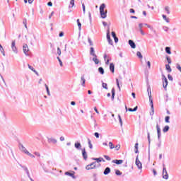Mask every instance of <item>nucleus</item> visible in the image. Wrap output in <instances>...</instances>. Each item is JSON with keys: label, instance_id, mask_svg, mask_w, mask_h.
I'll use <instances>...</instances> for the list:
<instances>
[{"label": "nucleus", "instance_id": "5", "mask_svg": "<svg viewBox=\"0 0 181 181\" xmlns=\"http://www.w3.org/2000/svg\"><path fill=\"white\" fill-rule=\"evenodd\" d=\"M23 53L28 56L29 54V47H28V45H24L23 47Z\"/></svg>", "mask_w": 181, "mask_h": 181}, {"label": "nucleus", "instance_id": "47", "mask_svg": "<svg viewBox=\"0 0 181 181\" xmlns=\"http://www.w3.org/2000/svg\"><path fill=\"white\" fill-rule=\"evenodd\" d=\"M167 62H168V64H170L172 63V60L170 59L169 57H167Z\"/></svg>", "mask_w": 181, "mask_h": 181}, {"label": "nucleus", "instance_id": "3", "mask_svg": "<svg viewBox=\"0 0 181 181\" xmlns=\"http://www.w3.org/2000/svg\"><path fill=\"white\" fill-rule=\"evenodd\" d=\"M163 77V87L164 88H166L168 87V78H166V76L165 75H162Z\"/></svg>", "mask_w": 181, "mask_h": 181}, {"label": "nucleus", "instance_id": "42", "mask_svg": "<svg viewBox=\"0 0 181 181\" xmlns=\"http://www.w3.org/2000/svg\"><path fill=\"white\" fill-rule=\"evenodd\" d=\"M136 56H138L139 59H142V54H141V52H137Z\"/></svg>", "mask_w": 181, "mask_h": 181}, {"label": "nucleus", "instance_id": "51", "mask_svg": "<svg viewBox=\"0 0 181 181\" xmlns=\"http://www.w3.org/2000/svg\"><path fill=\"white\" fill-rule=\"evenodd\" d=\"M36 156H38V158H40V153L39 152H35L34 153Z\"/></svg>", "mask_w": 181, "mask_h": 181}, {"label": "nucleus", "instance_id": "28", "mask_svg": "<svg viewBox=\"0 0 181 181\" xmlns=\"http://www.w3.org/2000/svg\"><path fill=\"white\" fill-rule=\"evenodd\" d=\"M168 131H169V126L164 127L163 132H168Z\"/></svg>", "mask_w": 181, "mask_h": 181}, {"label": "nucleus", "instance_id": "41", "mask_svg": "<svg viewBox=\"0 0 181 181\" xmlns=\"http://www.w3.org/2000/svg\"><path fill=\"white\" fill-rule=\"evenodd\" d=\"M88 145L90 149H93V144H91V140L88 139Z\"/></svg>", "mask_w": 181, "mask_h": 181}, {"label": "nucleus", "instance_id": "55", "mask_svg": "<svg viewBox=\"0 0 181 181\" xmlns=\"http://www.w3.org/2000/svg\"><path fill=\"white\" fill-rule=\"evenodd\" d=\"M147 66H148V69H151V62H147Z\"/></svg>", "mask_w": 181, "mask_h": 181}, {"label": "nucleus", "instance_id": "24", "mask_svg": "<svg viewBox=\"0 0 181 181\" xmlns=\"http://www.w3.org/2000/svg\"><path fill=\"white\" fill-rule=\"evenodd\" d=\"M165 52L168 53V54H172V52H170V47H165Z\"/></svg>", "mask_w": 181, "mask_h": 181}, {"label": "nucleus", "instance_id": "44", "mask_svg": "<svg viewBox=\"0 0 181 181\" xmlns=\"http://www.w3.org/2000/svg\"><path fill=\"white\" fill-rule=\"evenodd\" d=\"M45 88L47 90L48 95H50V91L49 90V86H47V85H46V84H45Z\"/></svg>", "mask_w": 181, "mask_h": 181}, {"label": "nucleus", "instance_id": "21", "mask_svg": "<svg viewBox=\"0 0 181 181\" xmlns=\"http://www.w3.org/2000/svg\"><path fill=\"white\" fill-rule=\"evenodd\" d=\"M0 52L2 53L3 56H5V49H4V47L0 44Z\"/></svg>", "mask_w": 181, "mask_h": 181}, {"label": "nucleus", "instance_id": "7", "mask_svg": "<svg viewBox=\"0 0 181 181\" xmlns=\"http://www.w3.org/2000/svg\"><path fill=\"white\" fill-rule=\"evenodd\" d=\"M136 165L138 169H142V163H141L138 157L136 158Z\"/></svg>", "mask_w": 181, "mask_h": 181}, {"label": "nucleus", "instance_id": "39", "mask_svg": "<svg viewBox=\"0 0 181 181\" xmlns=\"http://www.w3.org/2000/svg\"><path fill=\"white\" fill-rule=\"evenodd\" d=\"M102 86L103 87V88H105V90H108L107 83H103Z\"/></svg>", "mask_w": 181, "mask_h": 181}, {"label": "nucleus", "instance_id": "29", "mask_svg": "<svg viewBox=\"0 0 181 181\" xmlns=\"http://www.w3.org/2000/svg\"><path fill=\"white\" fill-rule=\"evenodd\" d=\"M98 71H99V73H100V74H104V69L103 67H99L98 68Z\"/></svg>", "mask_w": 181, "mask_h": 181}, {"label": "nucleus", "instance_id": "40", "mask_svg": "<svg viewBox=\"0 0 181 181\" xmlns=\"http://www.w3.org/2000/svg\"><path fill=\"white\" fill-rule=\"evenodd\" d=\"M115 150H116V151H119V149H120V148H121V145L117 144V145H116V146H115Z\"/></svg>", "mask_w": 181, "mask_h": 181}, {"label": "nucleus", "instance_id": "61", "mask_svg": "<svg viewBox=\"0 0 181 181\" xmlns=\"http://www.w3.org/2000/svg\"><path fill=\"white\" fill-rule=\"evenodd\" d=\"M62 36H64V33L63 32H61L59 33V37H62Z\"/></svg>", "mask_w": 181, "mask_h": 181}, {"label": "nucleus", "instance_id": "32", "mask_svg": "<svg viewBox=\"0 0 181 181\" xmlns=\"http://www.w3.org/2000/svg\"><path fill=\"white\" fill-rule=\"evenodd\" d=\"M23 23L25 25V29H28V25H27L28 22H27L26 19L23 20Z\"/></svg>", "mask_w": 181, "mask_h": 181}, {"label": "nucleus", "instance_id": "10", "mask_svg": "<svg viewBox=\"0 0 181 181\" xmlns=\"http://www.w3.org/2000/svg\"><path fill=\"white\" fill-rule=\"evenodd\" d=\"M129 45L131 46L132 49H135V42H134V41H132V40H129Z\"/></svg>", "mask_w": 181, "mask_h": 181}, {"label": "nucleus", "instance_id": "14", "mask_svg": "<svg viewBox=\"0 0 181 181\" xmlns=\"http://www.w3.org/2000/svg\"><path fill=\"white\" fill-rule=\"evenodd\" d=\"M82 155L83 156V159H87V152H86V148L82 150Z\"/></svg>", "mask_w": 181, "mask_h": 181}, {"label": "nucleus", "instance_id": "58", "mask_svg": "<svg viewBox=\"0 0 181 181\" xmlns=\"http://www.w3.org/2000/svg\"><path fill=\"white\" fill-rule=\"evenodd\" d=\"M107 36H110V27L107 28Z\"/></svg>", "mask_w": 181, "mask_h": 181}, {"label": "nucleus", "instance_id": "18", "mask_svg": "<svg viewBox=\"0 0 181 181\" xmlns=\"http://www.w3.org/2000/svg\"><path fill=\"white\" fill-rule=\"evenodd\" d=\"M90 54L91 56H93V57H95V56H97L95 54V52H94V47H90Z\"/></svg>", "mask_w": 181, "mask_h": 181}, {"label": "nucleus", "instance_id": "35", "mask_svg": "<svg viewBox=\"0 0 181 181\" xmlns=\"http://www.w3.org/2000/svg\"><path fill=\"white\" fill-rule=\"evenodd\" d=\"M77 23H78L79 30H81V23H80V19L77 20Z\"/></svg>", "mask_w": 181, "mask_h": 181}, {"label": "nucleus", "instance_id": "31", "mask_svg": "<svg viewBox=\"0 0 181 181\" xmlns=\"http://www.w3.org/2000/svg\"><path fill=\"white\" fill-rule=\"evenodd\" d=\"M169 119H170V117L167 116V117H165V122L167 124H169V122H170L169 121Z\"/></svg>", "mask_w": 181, "mask_h": 181}, {"label": "nucleus", "instance_id": "62", "mask_svg": "<svg viewBox=\"0 0 181 181\" xmlns=\"http://www.w3.org/2000/svg\"><path fill=\"white\" fill-rule=\"evenodd\" d=\"M153 173L154 176H156V175H157L156 170L153 169Z\"/></svg>", "mask_w": 181, "mask_h": 181}, {"label": "nucleus", "instance_id": "37", "mask_svg": "<svg viewBox=\"0 0 181 181\" xmlns=\"http://www.w3.org/2000/svg\"><path fill=\"white\" fill-rule=\"evenodd\" d=\"M81 81H82V86H84V84H86V79L84 78V76H82V77L81 78Z\"/></svg>", "mask_w": 181, "mask_h": 181}, {"label": "nucleus", "instance_id": "53", "mask_svg": "<svg viewBox=\"0 0 181 181\" xmlns=\"http://www.w3.org/2000/svg\"><path fill=\"white\" fill-rule=\"evenodd\" d=\"M82 7H83V13L86 12V6L84 5V4H82Z\"/></svg>", "mask_w": 181, "mask_h": 181}, {"label": "nucleus", "instance_id": "57", "mask_svg": "<svg viewBox=\"0 0 181 181\" xmlns=\"http://www.w3.org/2000/svg\"><path fill=\"white\" fill-rule=\"evenodd\" d=\"M27 155H28V156H30V158H35V156L30 153H28Z\"/></svg>", "mask_w": 181, "mask_h": 181}, {"label": "nucleus", "instance_id": "9", "mask_svg": "<svg viewBox=\"0 0 181 181\" xmlns=\"http://www.w3.org/2000/svg\"><path fill=\"white\" fill-rule=\"evenodd\" d=\"M156 129H157V134H158V139H160V127H159V124H156Z\"/></svg>", "mask_w": 181, "mask_h": 181}, {"label": "nucleus", "instance_id": "26", "mask_svg": "<svg viewBox=\"0 0 181 181\" xmlns=\"http://www.w3.org/2000/svg\"><path fill=\"white\" fill-rule=\"evenodd\" d=\"M115 174L117 175V176H121L122 175V173H121V171H119V170H115Z\"/></svg>", "mask_w": 181, "mask_h": 181}, {"label": "nucleus", "instance_id": "23", "mask_svg": "<svg viewBox=\"0 0 181 181\" xmlns=\"http://www.w3.org/2000/svg\"><path fill=\"white\" fill-rule=\"evenodd\" d=\"M136 110H138V106H136L134 109L129 108L128 111H129L130 112H134L136 111Z\"/></svg>", "mask_w": 181, "mask_h": 181}, {"label": "nucleus", "instance_id": "34", "mask_svg": "<svg viewBox=\"0 0 181 181\" xmlns=\"http://www.w3.org/2000/svg\"><path fill=\"white\" fill-rule=\"evenodd\" d=\"M165 11L167 12V13L169 15L170 13V11H169V6H166L165 7Z\"/></svg>", "mask_w": 181, "mask_h": 181}, {"label": "nucleus", "instance_id": "59", "mask_svg": "<svg viewBox=\"0 0 181 181\" xmlns=\"http://www.w3.org/2000/svg\"><path fill=\"white\" fill-rule=\"evenodd\" d=\"M48 6H52L53 4L52 3V1H49L47 3Z\"/></svg>", "mask_w": 181, "mask_h": 181}, {"label": "nucleus", "instance_id": "27", "mask_svg": "<svg viewBox=\"0 0 181 181\" xmlns=\"http://www.w3.org/2000/svg\"><path fill=\"white\" fill-rule=\"evenodd\" d=\"M114 97H115V89L112 88V98L114 100Z\"/></svg>", "mask_w": 181, "mask_h": 181}, {"label": "nucleus", "instance_id": "4", "mask_svg": "<svg viewBox=\"0 0 181 181\" xmlns=\"http://www.w3.org/2000/svg\"><path fill=\"white\" fill-rule=\"evenodd\" d=\"M163 177L165 180L169 179V175H168V171L166 170V168L165 167L163 169Z\"/></svg>", "mask_w": 181, "mask_h": 181}, {"label": "nucleus", "instance_id": "1", "mask_svg": "<svg viewBox=\"0 0 181 181\" xmlns=\"http://www.w3.org/2000/svg\"><path fill=\"white\" fill-rule=\"evenodd\" d=\"M104 9H105V4H102L100 7V16H101V18H103V19H105V18H107V10L105 11H104Z\"/></svg>", "mask_w": 181, "mask_h": 181}, {"label": "nucleus", "instance_id": "48", "mask_svg": "<svg viewBox=\"0 0 181 181\" xmlns=\"http://www.w3.org/2000/svg\"><path fill=\"white\" fill-rule=\"evenodd\" d=\"M104 158L106 159V160H111V158H110L108 156H104Z\"/></svg>", "mask_w": 181, "mask_h": 181}, {"label": "nucleus", "instance_id": "63", "mask_svg": "<svg viewBox=\"0 0 181 181\" xmlns=\"http://www.w3.org/2000/svg\"><path fill=\"white\" fill-rule=\"evenodd\" d=\"M115 43H118V37H115Z\"/></svg>", "mask_w": 181, "mask_h": 181}, {"label": "nucleus", "instance_id": "20", "mask_svg": "<svg viewBox=\"0 0 181 181\" xmlns=\"http://www.w3.org/2000/svg\"><path fill=\"white\" fill-rule=\"evenodd\" d=\"M28 69H30V70H32V71H34V73H35V74H37V76H39V74H37L36 70H35V69H33V67L32 66L28 65Z\"/></svg>", "mask_w": 181, "mask_h": 181}, {"label": "nucleus", "instance_id": "36", "mask_svg": "<svg viewBox=\"0 0 181 181\" xmlns=\"http://www.w3.org/2000/svg\"><path fill=\"white\" fill-rule=\"evenodd\" d=\"M22 151L26 153V155H28L29 153V152L28 151V149H26V148L25 147H22Z\"/></svg>", "mask_w": 181, "mask_h": 181}, {"label": "nucleus", "instance_id": "49", "mask_svg": "<svg viewBox=\"0 0 181 181\" xmlns=\"http://www.w3.org/2000/svg\"><path fill=\"white\" fill-rule=\"evenodd\" d=\"M118 117H119V121L120 125H122V119H121L120 115H118Z\"/></svg>", "mask_w": 181, "mask_h": 181}, {"label": "nucleus", "instance_id": "54", "mask_svg": "<svg viewBox=\"0 0 181 181\" xmlns=\"http://www.w3.org/2000/svg\"><path fill=\"white\" fill-rule=\"evenodd\" d=\"M94 110H95L96 114H100V112H98V110L97 109V107H95Z\"/></svg>", "mask_w": 181, "mask_h": 181}, {"label": "nucleus", "instance_id": "25", "mask_svg": "<svg viewBox=\"0 0 181 181\" xmlns=\"http://www.w3.org/2000/svg\"><path fill=\"white\" fill-rule=\"evenodd\" d=\"M109 148H110V149H114V148H115V146H114V144H112V142L110 141L109 142Z\"/></svg>", "mask_w": 181, "mask_h": 181}, {"label": "nucleus", "instance_id": "11", "mask_svg": "<svg viewBox=\"0 0 181 181\" xmlns=\"http://www.w3.org/2000/svg\"><path fill=\"white\" fill-rule=\"evenodd\" d=\"M65 175L66 176H71V177H73V179H74L76 177H74V172L72 171V173H69V172H66Z\"/></svg>", "mask_w": 181, "mask_h": 181}, {"label": "nucleus", "instance_id": "50", "mask_svg": "<svg viewBox=\"0 0 181 181\" xmlns=\"http://www.w3.org/2000/svg\"><path fill=\"white\" fill-rule=\"evenodd\" d=\"M94 135H95V138H100V134H98V132H95L94 134Z\"/></svg>", "mask_w": 181, "mask_h": 181}, {"label": "nucleus", "instance_id": "22", "mask_svg": "<svg viewBox=\"0 0 181 181\" xmlns=\"http://www.w3.org/2000/svg\"><path fill=\"white\" fill-rule=\"evenodd\" d=\"M107 39L110 45H112V40H111L110 35H107Z\"/></svg>", "mask_w": 181, "mask_h": 181}, {"label": "nucleus", "instance_id": "8", "mask_svg": "<svg viewBox=\"0 0 181 181\" xmlns=\"http://www.w3.org/2000/svg\"><path fill=\"white\" fill-rule=\"evenodd\" d=\"M150 101H151V110H152V113H151V115H153V101L152 100V93H150L148 95Z\"/></svg>", "mask_w": 181, "mask_h": 181}, {"label": "nucleus", "instance_id": "43", "mask_svg": "<svg viewBox=\"0 0 181 181\" xmlns=\"http://www.w3.org/2000/svg\"><path fill=\"white\" fill-rule=\"evenodd\" d=\"M163 18L164 19V21H165L167 23H169V18H168L166 17V16L163 15Z\"/></svg>", "mask_w": 181, "mask_h": 181}, {"label": "nucleus", "instance_id": "16", "mask_svg": "<svg viewBox=\"0 0 181 181\" xmlns=\"http://www.w3.org/2000/svg\"><path fill=\"white\" fill-rule=\"evenodd\" d=\"M93 160H97L98 161L96 162L97 163H98L99 162H105V160L103 158H93Z\"/></svg>", "mask_w": 181, "mask_h": 181}, {"label": "nucleus", "instance_id": "38", "mask_svg": "<svg viewBox=\"0 0 181 181\" xmlns=\"http://www.w3.org/2000/svg\"><path fill=\"white\" fill-rule=\"evenodd\" d=\"M57 59L59 61L61 67H63V62H62V59H60V57H58Z\"/></svg>", "mask_w": 181, "mask_h": 181}, {"label": "nucleus", "instance_id": "13", "mask_svg": "<svg viewBox=\"0 0 181 181\" xmlns=\"http://www.w3.org/2000/svg\"><path fill=\"white\" fill-rule=\"evenodd\" d=\"M123 162H124V160H112V163H116V165H121Z\"/></svg>", "mask_w": 181, "mask_h": 181}, {"label": "nucleus", "instance_id": "64", "mask_svg": "<svg viewBox=\"0 0 181 181\" xmlns=\"http://www.w3.org/2000/svg\"><path fill=\"white\" fill-rule=\"evenodd\" d=\"M134 148H135V149H138V143L135 144Z\"/></svg>", "mask_w": 181, "mask_h": 181}, {"label": "nucleus", "instance_id": "45", "mask_svg": "<svg viewBox=\"0 0 181 181\" xmlns=\"http://www.w3.org/2000/svg\"><path fill=\"white\" fill-rule=\"evenodd\" d=\"M57 54L59 56H61V54H62V49H60L59 47L57 48Z\"/></svg>", "mask_w": 181, "mask_h": 181}, {"label": "nucleus", "instance_id": "12", "mask_svg": "<svg viewBox=\"0 0 181 181\" xmlns=\"http://www.w3.org/2000/svg\"><path fill=\"white\" fill-rule=\"evenodd\" d=\"M115 69V65H114V63H111L110 64V70L112 73H114Z\"/></svg>", "mask_w": 181, "mask_h": 181}, {"label": "nucleus", "instance_id": "17", "mask_svg": "<svg viewBox=\"0 0 181 181\" xmlns=\"http://www.w3.org/2000/svg\"><path fill=\"white\" fill-rule=\"evenodd\" d=\"M93 61L94 62V63L95 64H98V63H100V60H98V59H97V55H95V57H94L93 58Z\"/></svg>", "mask_w": 181, "mask_h": 181}, {"label": "nucleus", "instance_id": "52", "mask_svg": "<svg viewBox=\"0 0 181 181\" xmlns=\"http://www.w3.org/2000/svg\"><path fill=\"white\" fill-rule=\"evenodd\" d=\"M112 36L114 38L117 37V35L115 34V32H112Z\"/></svg>", "mask_w": 181, "mask_h": 181}, {"label": "nucleus", "instance_id": "30", "mask_svg": "<svg viewBox=\"0 0 181 181\" xmlns=\"http://www.w3.org/2000/svg\"><path fill=\"white\" fill-rule=\"evenodd\" d=\"M49 142H52V144H56L57 142V140L55 139H48Z\"/></svg>", "mask_w": 181, "mask_h": 181}, {"label": "nucleus", "instance_id": "46", "mask_svg": "<svg viewBox=\"0 0 181 181\" xmlns=\"http://www.w3.org/2000/svg\"><path fill=\"white\" fill-rule=\"evenodd\" d=\"M70 5H71V8H73V6H74V0H71Z\"/></svg>", "mask_w": 181, "mask_h": 181}, {"label": "nucleus", "instance_id": "15", "mask_svg": "<svg viewBox=\"0 0 181 181\" xmlns=\"http://www.w3.org/2000/svg\"><path fill=\"white\" fill-rule=\"evenodd\" d=\"M111 172V169L108 167H107L105 168V170H104L103 173L104 175H108V173H110Z\"/></svg>", "mask_w": 181, "mask_h": 181}, {"label": "nucleus", "instance_id": "19", "mask_svg": "<svg viewBox=\"0 0 181 181\" xmlns=\"http://www.w3.org/2000/svg\"><path fill=\"white\" fill-rule=\"evenodd\" d=\"M165 69H166V70H168V73H171L172 72V69L170 68V65L166 64L165 65Z\"/></svg>", "mask_w": 181, "mask_h": 181}, {"label": "nucleus", "instance_id": "33", "mask_svg": "<svg viewBox=\"0 0 181 181\" xmlns=\"http://www.w3.org/2000/svg\"><path fill=\"white\" fill-rule=\"evenodd\" d=\"M75 148H81V144L79 142L75 143Z\"/></svg>", "mask_w": 181, "mask_h": 181}, {"label": "nucleus", "instance_id": "2", "mask_svg": "<svg viewBox=\"0 0 181 181\" xmlns=\"http://www.w3.org/2000/svg\"><path fill=\"white\" fill-rule=\"evenodd\" d=\"M98 166H100V163L95 161V162L86 165V169L87 170H90V169H96V168H98Z\"/></svg>", "mask_w": 181, "mask_h": 181}, {"label": "nucleus", "instance_id": "56", "mask_svg": "<svg viewBox=\"0 0 181 181\" xmlns=\"http://www.w3.org/2000/svg\"><path fill=\"white\" fill-rule=\"evenodd\" d=\"M168 79L173 80V78L172 77V76H170V74H168Z\"/></svg>", "mask_w": 181, "mask_h": 181}, {"label": "nucleus", "instance_id": "60", "mask_svg": "<svg viewBox=\"0 0 181 181\" xmlns=\"http://www.w3.org/2000/svg\"><path fill=\"white\" fill-rule=\"evenodd\" d=\"M88 42L90 45V46H93V41H91L90 38L88 39Z\"/></svg>", "mask_w": 181, "mask_h": 181}, {"label": "nucleus", "instance_id": "6", "mask_svg": "<svg viewBox=\"0 0 181 181\" xmlns=\"http://www.w3.org/2000/svg\"><path fill=\"white\" fill-rule=\"evenodd\" d=\"M11 49L14 53H18V49L16 48V43L15 41H13L11 43Z\"/></svg>", "mask_w": 181, "mask_h": 181}]
</instances>
